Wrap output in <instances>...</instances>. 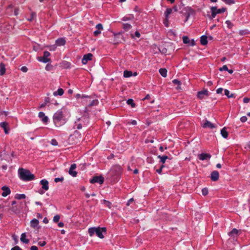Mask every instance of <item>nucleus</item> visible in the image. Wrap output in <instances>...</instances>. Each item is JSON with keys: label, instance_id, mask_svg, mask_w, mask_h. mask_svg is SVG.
<instances>
[{"label": "nucleus", "instance_id": "obj_1", "mask_svg": "<svg viewBox=\"0 0 250 250\" xmlns=\"http://www.w3.org/2000/svg\"><path fill=\"white\" fill-rule=\"evenodd\" d=\"M20 179L24 181H30L35 179V176L29 170L20 168L18 170Z\"/></svg>", "mask_w": 250, "mask_h": 250}, {"label": "nucleus", "instance_id": "obj_2", "mask_svg": "<svg viewBox=\"0 0 250 250\" xmlns=\"http://www.w3.org/2000/svg\"><path fill=\"white\" fill-rule=\"evenodd\" d=\"M88 232L91 237L93 236L94 233H96L98 237L103 239L104 238V235L103 233H106V229L105 227H92L88 229Z\"/></svg>", "mask_w": 250, "mask_h": 250}, {"label": "nucleus", "instance_id": "obj_3", "mask_svg": "<svg viewBox=\"0 0 250 250\" xmlns=\"http://www.w3.org/2000/svg\"><path fill=\"white\" fill-rule=\"evenodd\" d=\"M53 120L56 126H60L64 123V116L62 109L58 110L54 113Z\"/></svg>", "mask_w": 250, "mask_h": 250}, {"label": "nucleus", "instance_id": "obj_4", "mask_svg": "<svg viewBox=\"0 0 250 250\" xmlns=\"http://www.w3.org/2000/svg\"><path fill=\"white\" fill-rule=\"evenodd\" d=\"M124 32L121 31L117 33H113L112 35V39H110L109 42L114 44H118L121 42L122 41H125L124 38L123 36Z\"/></svg>", "mask_w": 250, "mask_h": 250}, {"label": "nucleus", "instance_id": "obj_5", "mask_svg": "<svg viewBox=\"0 0 250 250\" xmlns=\"http://www.w3.org/2000/svg\"><path fill=\"white\" fill-rule=\"evenodd\" d=\"M122 172V168L119 165H115L111 169L110 173L112 176L118 177Z\"/></svg>", "mask_w": 250, "mask_h": 250}, {"label": "nucleus", "instance_id": "obj_6", "mask_svg": "<svg viewBox=\"0 0 250 250\" xmlns=\"http://www.w3.org/2000/svg\"><path fill=\"white\" fill-rule=\"evenodd\" d=\"M50 56V53L47 51H45L43 52V55L42 57H40L38 58V60L39 62H42L43 63H47L51 61V59L48 58V57Z\"/></svg>", "mask_w": 250, "mask_h": 250}, {"label": "nucleus", "instance_id": "obj_7", "mask_svg": "<svg viewBox=\"0 0 250 250\" xmlns=\"http://www.w3.org/2000/svg\"><path fill=\"white\" fill-rule=\"evenodd\" d=\"M104 182V178L102 176H95L90 180V182L92 184L99 183L102 184Z\"/></svg>", "mask_w": 250, "mask_h": 250}, {"label": "nucleus", "instance_id": "obj_8", "mask_svg": "<svg viewBox=\"0 0 250 250\" xmlns=\"http://www.w3.org/2000/svg\"><path fill=\"white\" fill-rule=\"evenodd\" d=\"M185 16L186 17V19L185 20V22H186L189 19V17L191 15H192L194 14V10L192 9L190 7H187L185 8Z\"/></svg>", "mask_w": 250, "mask_h": 250}, {"label": "nucleus", "instance_id": "obj_9", "mask_svg": "<svg viewBox=\"0 0 250 250\" xmlns=\"http://www.w3.org/2000/svg\"><path fill=\"white\" fill-rule=\"evenodd\" d=\"M76 164H73L71 165L68 171L69 174L74 177H76L77 175V172L74 170L76 168Z\"/></svg>", "mask_w": 250, "mask_h": 250}, {"label": "nucleus", "instance_id": "obj_10", "mask_svg": "<svg viewBox=\"0 0 250 250\" xmlns=\"http://www.w3.org/2000/svg\"><path fill=\"white\" fill-rule=\"evenodd\" d=\"M210 178L212 181L215 182L218 180L219 178V173L217 170L213 171L211 174Z\"/></svg>", "mask_w": 250, "mask_h": 250}, {"label": "nucleus", "instance_id": "obj_11", "mask_svg": "<svg viewBox=\"0 0 250 250\" xmlns=\"http://www.w3.org/2000/svg\"><path fill=\"white\" fill-rule=\"evenodd\" d=\"M92 56L91 53H88L84 55L82 60V63L83 64H86L88 61L92 60Z\"/></svg>", "mask_w": 250, "mask_h": 250}, {"label": "nucleus", "instance_id": "obj_12", "mask_svg": "<svg viewBox=\"0 0 250 250\" xmlns=\"http://www.w3.org/2000/svg\"><path fill=\"white\" fill-rule=\"evenodd\" d=\"M211 157V155L208 153H202L199 154L198 156V158L202 161L209 159Z\"/></svg>", "mask_w": 250, "mask_h": 250}, {"label": "nucleus", "instance_id": "obj_13", "mask_svg": "<svg viewBox=\"0 0 250 250\" xmlns=\"http://www.w3.org/2000/svg\"><path fill=\"white\" fill-rule=\"evenodd\" d=\"M204 96H208V91L207 89H205L198 92L197 96L200 99H203L204 98Z\"/></svg>", "mask_w": 250, "mask_h": 250}, {"label": "nucleus", "instance_id": "obj_14", "mask_svg": "<svg viewBox=\"0 0 250 250\" xmlns=\"http://www.w3.org/2000/svg\"><path fill=\"white\" fill-rule=\"evenodd\" d=\"M40 184L42 186V188L45 189V190H48L49 189V183L48 181L44 179L40 181Z\"/></svg>", "mask_w": 250, "mask_h": 250}, {"label": "nucleus", "instance_id": "obj_15", "mask_svg": "<svg viewBox=\"0 0 250 250\" xmlns=\"http://www.w3.org/2000/svg\"><path fill=\"white\" fill-rule=\"evenodd\" d=\"M39 117L41 119L42 121L44 124H47L48 122V118L47 116L45 115V114L43 112H40L39 113Z\"/></svg>", "mask_w": 250, "mask_h": 250}, {"label": "nucleus", "instance_id": "obj_16", "mask_svg": "<svg viewBox=\"0 0 250 250\" xmlns=\"http://www.w3.org/2000/svg\"><path fill=\"white\" fill-rule=\"evenodd\" d=\"M1 189L3 190V192L1 194L3 197H6L10 194L11 190L9 187L4 186L1 188Z\"/></svg>", "mask_w": 250, "mask_h": 250}, {"label": "nucleus", "instance_id": "obj_17", "mask_svg": "<svg viewBox=\"0 0 250 250\" xmlns=\"http://www.w3.org/2000/svg\"><path fill=\"white\" fill-rule=\"evenodd\" d=\"M0 126L2 127L4 131L5 134L9 133V128H8V124L6 122H1L0 123Z\"/></svg>", "mask_w": 250, "mask_h": 250}, {"label": "nucleus", "instance_id": "obj_18", "mask_svg": "<svg viewBox=\"0 0 250 250\" xmlns=\"http://www.w3.org/2000/svg\"><path fill=\"white\" fill-rule=\"evenodd\" d=\"M202 126L204 128H209L211 129L215 128V125L208 120L205 121Z\"/></svg>", "mask_w": 250, "mask_h": 250}, {"label": "nucleus", "instance_id": "obj_19", "mask_svg": "<svg viewBox=\"0 0 250 250\" xmlns=\"http://www.w3.org/2000/svg\"><path fill=\"white\" fill-rule=\"evenodd\" d=\"M238 233V230L235 228H234L232 229V230L228 233V235L233 238H235L237 237Z\"/></svg>", "mask_w": 250, "mask_h": 250}, {"label": "nucleus", "instance_id": "obj_20", "mask_svg": "<svg viewBox=\"0 0 250 250\" xmlns=\"http://www.w3.org/2000/svg\"><path fill=\"white\" fill-rule=\"evenodd\" d=\"M212 8L214 10V11L215 12V13H216L217 14L225 12L227 10V8L225 7H222L220 9H217V7L213 6L212 7Z\"/></svg>", "mask_w": 250, "mask_h": 250}, {"label": "nucleus", "instance_id": "obj_21", "mask_svg": "<svg viewBox=\"0 0 250 250\" xmlns=\"http://www.w3.org/2000/svg\"><path fill=\"white\" fill-rule=\"evenodd\" d=\"M65 43V39L62 38H59L56 41V44L58 46L64 45Z\"/></svg>", "mask_w": 250, "mask_h": 250}, {"label": "nucleus", "instance_id": "obj_22", "mask_svg": "<svg viewBox=\"0 0 250 250\" xmlns=\"http://www.w3.org/2000/svg\"><path fill=\"white\" fill-rule=\"evenodd\" d=\"M122 28L124 29V32L129 31L132 28V25L128 23H123L122 24Z\"/></svg>", "mask_w": 250, "mask_h": 250}, {"label": "nucleus", "instance_id": "obj_23", "mask_svg": "<svg viewBox=\"0 0 250 250\" xmlns=\"http://www.w3.org/2000/svg\"><path fill=\"white\" fill-rule=\"evenodd\" d=\"M26 233H22L21 234V242L25 243V244H28L29 242V239H26Z\"/></svg>", "mask_w": 250, "mask_h": 250}, {"label": "nucleus", "instance_id": "obj_24", "mask_svg": "<svg viewBox=\"0 0 250 250\" xmlns=\"http://www.w3.org/2000/svg\"><path fill=\"white\" fill-rule=\"evenodd\" d=\"M208 37L206 35H203L200 38V42L201 44L203 45H206L208 44Z\"/></svg>", "mask_w": 250, "mask_h": 250}, {"label": "nucleus", "instance_id": "obj_25", "mask_svg": "<svg viewBox=\"0 0 250 250\" xmlns=\"http://www.w3.org/2000/svg\"><path fill=\"white\" fill-rule=\"evenodd\" d=\"M39 223V221L37 219H33L30 222V226L33 228H36Z\"/></svg>", "mask_w": 250, "mask_h": 250}, {"label": "nucleus", "instance_id": "obj_26", "mask_svg": "<svg viewBox=\"0 0 250 250\" xmlns=\"http://www.w3.org/2000/svg\"><path fill=\"white\" fill-rule=\"evenodd\" d=\"M221 134L224 138L226 139L228 137V132L227 131V128L226 127H223L221 130Z\"/></svg>", "mask_w": 250, "mask_h": 250}, {"label": "nucleus", "instance_id": "obj_27", "mask_svg": "<svg viewBox=\"0 0 250 250\" xmlns=\"http://www.w3.org/2000/svg\"><path fill=\"white\" fill-rule=\"evenodd\" d=\"M5 65L3 62L0 63V75H3L5 73Z\"/></svg>", "mask_w": 250, "mask_h": 250}, {"label": "nucleus", "instance_id": "obj_28", "mask_svg": "<svg viewBox=\"0 0 250 250\" xmlns=\"http://www.w3.org/2000/svg\"><path fill=\"white\" fill-rule=\"evenodd\" d=\"M64 93V91L63 90L60 88H59L57 91H54L53 92V95L55 96H57L58 95L59 96H62Z\"/></svg>", "mask_w": 250, "mask_h": 250}, {"label": "nucleus", "instance_id": "obj_29", "mask_svg": "<svg viewBox=\"0 0 250 250\" xmlns=\"http://www.w3.org/2000/svg\"><path fill=\"white\" fill-rule=\"evenodd\" d=\"M90 103L87 104V106L88 107H91L92 106L97 105L99 101L98 100H92V101L89 100Z\"/></svg>", "mask_w": 250, "mask_h": 250}, {"label": "nucleus", "instance_id": "obj_30", "mask_svg": "<svg viewBox=\"0 0 250 250\" xmlns=\"http://www.w3.org/2000/svg\"><path fill=\"white\" fill-rule=\"evenodd\" d=\"M159 71L162 77L165 78L167 77V70L166 68H160Z\"/></svg>", "mask_w": 250, "mask_h": 250}, {"label": "nucleus", "instance_id": "obj_31", "mask_svg": "<svg viewBox=\"0 0 250 250\" xmlns=\"http://www.w3.org/2000/svg\"><path fill=\"white\" fill-rule=\"evenodd\" d=\"M158 158L160 159V162L162 163L163 164H165L166 160L168 158V156L166 155H159L158 156Z\"/></svg>", "mask_w": 250, "mask_h": 250}, {"label": "nucleus", "instance_id": "obj_32", "mask_svg": "<svg viewBox=\"0 0 250 250\" xmlns=\"http://www.w3.org/2000/svg\"><path fill=\"white\" fill-rule=\"evenodd\" d=\"M133 76V73L131 71L125 70L124 72V77L125 78H129Z\"/></svg>", "mask_w": 250, "mask_h": 250}, {"label": "nucleus", "instance_id": "obj_33", "mask_svg": "<svg viewBox=\"0 0 250 250\" xmlns=\"http://www.w3.org/2000/svg\"><path fill=\"white\" fill-rule=\"evenodd\" d=\"M62 66L64 68L68 69L71 67V63L66 61H63L62 63Z\"/></svg>", "mask_w": 250, "mask_h": 250}, {"label": "nucleus", "instance_id": "obj_34", "mask_svg": "<svg viewBox=\"0 0 250 250\" xmlns=\"http://www.w3.org/2000/svg\"><path fill=\"white\" fill-rule=\"evenodd\" d=\"M50 102V99L48 97H45L44 99V102L40 106V108H43L48 103Z\"/></svg>", "mask_w": 250, "mask_h": 250}, {"label": "nucleus", "instance_id": "obj_35", "mask_svg": "<svg viewBox=\"0 0 250 250\" xmlns=\"http://www.w3.org/2000/svg\"><path fill=\"white\" fill-rule=\"evenodd\" d=\"M224 93H225V95L226 96H227V97L229 98L234 97V94H230L229 91L228 89H225Z\"/></svg>", "mask_w": 250, "mask_h": 250}, {"label": "nucleus", "instance_id": "obj_36", "mask_svg": "<svg viewBox=\"0 0 250 250\" xmlns=\"http://www.w3.org/2000/svg\"><path fill=\"white\" fill-rule=\"evenodd\" d=\"M15 198L18 200L25 199L26 195L24 194H16Z\"/></svg>", "mask_w": 250, "mask_h": 250}, {"label": "nucleus", "instance_id": "obj_37", "mask_svg": "<svg viewBox=\"0 0 250 250\" xmlns=\"http://www.w3.org/2000/svg\"><path fill=\"white\" fill-rule=\"evenodd\" d=\"M126 103L128 105H130L131 107H134L136 105L135 103L132 99H129L127 100Z\"/></svg>", "mask_w": 250, "mask_h": 250}, {"label": "nucleus", "instance_id": "obj_38", "mask_svg": "<svg viewBox=\"0 0 250 250\" xmlns=\"http://www.w3.org/2000/svg\"><path fill=\"white\" fill-rule=\"evenodd\" d=\"M172 9L171 8H167L165 12V17L168 18L169 15L172 13Z\"/></svg>", "mask_w": 250, "mask_h": 250}, {"label": "nucleus", "instance_id": "obj_39", "mask_svg": "<svg viewBox=\"0 0 250 250\" xmlns=\"http://www.w3.org/2000/svg\"><path fill=\"white\" fill-rule=\"evenodd\" d=\"M135 37H136L138 38H139L141 37V34L138 31H135L134 34H133L132 33H130V37L132 39H134Z\"/></svg>", "mask_w": 250, "mask_h": 250}, {"label": "nucleus", "instance_id": "obj_40", "mask_svg": "<svg viewBox=\"0 0 250 250\" xmlns=\"http://www.w3.org/2000/svg\"><path fill=\"white\" fill-rule=\"evenodd\" d=\"M134 18V17L133 15H130L128 17H124L122 19V21H127L129 20H132Z\"/></svg>", "mask_w": 250, "mask_h": 250}, {"label": "nucleus", "instance_id": "obj_41", "mask_svg": "<svg viewBox=\"0 0 250 250\" xmlns=\"http://www.w3.org/2000/svg\"><path fill=\"white\" fill-rule=\"evenodd\" d=\"M45 70L48 71H52L54 69V66L49 63H48L45 66Z\"/></svg>", "mask_w": 250, "mask_h": 250}, {"label": "nucleus", "instance_id": "obj_42", "mask_svg": "<svg viewBox=\"0 0 250 250\" xmlns=\"http://www.w3.org/2000/svg\"><path fill=\"white\" fill-rule=\"evenodd\" d=\"M104 204L110 208H111V203L107 200H103Z\"/></svg>", "mask_w": 250, "mask_h": 250}, {"label": "nucleus", "instance_id": "obj_43", "mask_svg": "<svg viewBox=\"0 0 250 250\" xmlns=\"http://www.w3.org/2000/svg\"><path fill=\"white\" fill-rule=\"evenodd\" d=\"M183 42L184 43L188 44L190 42V40L188 36H183Z\"/></svg>", "mask_w": 250, "mask_h": 250}, {"label": "nucleus", "instance_id": "obj_44", "mask_svg": "<svg viewBox=\"0 0 250 250\" xmlns=\"http://www.w3.org/2000/svg\"><path fill=\"white\" fill-rule=\"evenodd\" d=\"M10 210L14 213L17 214L19 212L18 208L17 206H13L10 208Z\"/></svg>", "mask_w": 250, "mask_h": 250}, {"label": "nucleus", "instance_id": "obj_45", "mask_svg": "<svg viewBox=\"0 0 250 250\" xmlns=\"http://www.w3.org/2000/svg\"><path fill=\"white\" fill-rule=\"evenodd\" d=\"M226 23L227 25V27L229 28V29H231L232 27H233V24L231 23V22L229 21V20H227L226 21Z\"/></svg>", "mask_w": 250, "mask_h": 250}, {"label": "nucleus", "instance_id": "obj_46", "mask_svg": "<svg viewBox=\"0 0 250 250\" xmlns=\"http://www.w3.org/2000/svg\"><path fill=\"white\" fill-rule=\"evenodd\" d=\"M222 1L229 5L234 4L235 3V1L234 0H222Z\"/></svg>", "mask_w": 250, "mask_h": 250}, {"label": "nucleus", "instance_id": "obj_47", "mask_svg": "<svg viewBox=\"0 0 250 250\" xmlns=\"http://www.w3.org/2000/svg\"><path fill=\"white\" fill-rule=\"evenodd\" d=\"M211 15L209 18L210 19H213L215 17L217 14H216V13H215V12L214 11V10L212 8V7H211Z\"/></svg>", "mask_w": 250, "mask_h": 250}, {"label": "nucleus", "instance_id": "obj_48", "mask_svg": "<svg viewBox=\"0 0 250 250\" xmlns=\"http://www.w3.org/2000/svg\"><path fill=\"white\" fill-rule=\"evenodd\" d=\"M208 189L207 188H203L202 189V193L204 196H206L208 195Z\"/></svg>", "mask_w": 250, "mask_h": 250}, {"label": "nucleus", "instance_id": "obj_49", "mask_svg": "<svg viewBox=\"0 0 250 250\" xmlns=\"http://www.w3.org/2000/svg\"><path fill=\"white\" fill-rule=\"evenodd\" d=\"M51 144L54 146H57L58 145V142L55 139H52L51 141Z\"/></svg>", "mask_w": 250, "mask_h": 250}, {"label": "nucleus", "instance_id": "obj_50", "mask_svg": "<svg viewBox=\"0 0 250 250\" xmlns=\"http://www.w3.org/2000/svg\"><path fill=\"white\" fill-rule=\"evenodd\" d=\"M248 33V30H242L239 32V35L242 36L247 34Z\"/></svg>", "mask_w": 250, "mask_h": 250}, {"label": "nucleus", "instance_id": "obj_51", "mask_svg": "<svg viewBox=\"0 0 250 250\" xmlns=\"http://www.w3.org/2000/svg\"><path fill=\"white\" fill-rule=\"evenodd\" d=\"M60 218V216L59 215H56L53 218V221L55 223H57L59 222Z\"/></svg>", "mask_w": 250, "mask_h": 250}, {"label": "nucleus", "instance_id": "obj_52", "mask_svg": "<svg viewBox=\"0 0 250 250\" xmlns=\"http://www.w3.org/2000/svg\"><path fill=\"white\" fill-rule=\"evenodd\" d=\"M173 83L180 85L181 84V82L178 79H174L172 81Z\"/></svg>", "mask_w": 250, "mask_h": 250}, {"label": "nucleus", "instance_id": "obj_53", "mask_svg": "<svg viewBox=\"0 0 250 250\" xmlns=\"http://www.w3.org/2000/svg\"><path fill=\"white\" fill-rule=\"evenodd\" d=\"M164 24L165 25V26L167 27L168 26V18H166L165 17V19L164 20Z\"/></svg>", "mask_w": 250, "mask_h": 250}, {"label": "nucleus", "instance_id": "obj_54", "mask_svg": "<svg viewBox=\"0 0 250 250\" xmlns=\"http://www.w3.org/2000/svg\"><path fill=\"white\" fill-rule=\"evenodd\" d=\"M96 28L99 30H102L103 29V25L101 23H98L96 25Z\"/></svg>", "mask_w": 250, "mask_h": 250}, {"label": "nucleus", "instance_id": "obj_55", "mask_svg": "<svg viewBox=\"0 0 250 250\" xmlns=\"http://www.w3.org/2000/svg\"><path fill=\"white\" fill-rule=\"evenodd\" d=\"M219 70L220 71H222L223 70L227 71V70H228V66L226 65H224L223 66V67H220L219 69Z\"/></svg>", "mask_w": 250, "mask_h": 250}, {"label": "nucleus", "instance_id": "obj_56", "mask_svg": "<svg viewBox=\"0 0 250 250\" xmlns=\"http://www.w3.org/2000/svg\"><path fill=\"white\" fill-rule=\"evenodd\" d=\"M63 177H58V178H55L54 179V181L56 182V183H57V182H62L63 181Z\"/></svg>", "mask_w": 250, "mask_h": 250}, {"label": "nucleus", "instance_id": "obj_57", "mask_svg": "<svg viewBox=\"0 0 250 250\" xmlns=\"http://www.w3.org/2000/svg\"><path fill=\"white\" fill-rule=\"evenodd\" d=\"M46 244L45 241H40L38 242V245L41 247H44Z\"/></svg>", "mask_w": 250, "mask_h": 250}, {"label": "nucleus", "instance_id": "obj_58", "mask_svg": "<svg viewBox=\"0 0 250 250\" xmlns=\"http://www.w3.org/2000/svg\"><path fill=\"white\" fill-rule=\"evenodd\" d=\"M101 33V31L97 29L94 32L93 34H94V36L97 37Z\"/></svg>", "mask_w": 250, "mask_h": 250}, {"label": "nucleus", "instance_id": "obj_59", "mask_svg": "<svg viewBox=\"0 0 250 250\" xmlns=\"http://www.w3.org/2000/svg\"><path fill=\"white\" fill-rule=\"evenodd\" d=\"M247 117L245 116H242L240 118V121L242 122V123H245L247 121Z\"/></svg>", "mask_w": 250, "mask_h": 250}, {"label": "nucleus", "instance_id": "obj_60", "mask_svg": "<svg viewBox=\"0 0 250 250\" xmlns=\"http://www.w3.org/2000/svg\"><path fill=\"white\" fill-rule=\"evenodd\" d=\"M81 98H88L91 99L92 98L91 96H88L85 94H82Z\"/></svg>", "mask_w": 250, "mask_h": 250}, {"label": "nucleus", "instance_id": "obj_61", "mask_svg": "<svg viewBox=\"0 0 250 250\" xmlns=\"http://www.w3.org/2000/svg\"><path fill=\"white\" fill-rule=\"evenodd\" d=\"M21 70L23 72H26L27 71H28V68L26 66H22L21 68Z\"/></svg>", "mask_w": 250, "mask_h": 250}, {"label": "nucleus", "instance_id": "obj_62", "mask_svg": "<svg viewBox=\"0 0 250 250\" xmlns=\"http://www.w3.org/2000/svg\"><path fill=\"white\" fill-rule=\"evenodd\" d=\"M134 201V199L133 198H130L129 199L126 203V206H129L130 204Z\"/></svg>", "mask_w": 250, "mask_h": 250}, {"label": "nucleus", "instance_id": "obj_63", "mask_svg": "<svg viewBox=\"0 0 250 250\" xmlns=\"http://www.w3.org/2000/svg\"><path fill=\"white\" fill-rule=\"evenodd\" d=\"M46 190H45V189H43L42 188H40L39 191H38V192L40 194H43L45 193V191Z\"/></svg>", "mask_w": 250, "mask_h": 250}, {"label": "nucleus", "instance_id": "obj_64", "mask_svg": "<svg viewBox=\"0 0 250 250\" xmlns=\"http://www.w3.org/2000/svg\"><path fill=\"white\" fill-rule=\"evenodd\" d=\"M20 247L18 246H15L14 247L12 248L11 250H20Z\"/></svg>", "mask_w": 250, "mask_h": 250}]
</instances>
